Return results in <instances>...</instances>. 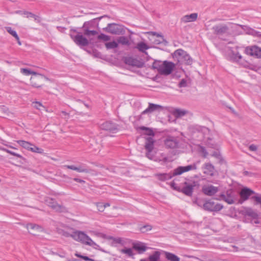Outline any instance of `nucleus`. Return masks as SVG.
Instances as JSON below:
<instances>
[{
    "mask_svg": "<svg viewBox=\"0 0 261 261\" xmlns=\"http://www.w3.org/2000/svg\"><path fill=\"white\" fill-rule=\"evenodd\" d=\"M73 180L75 181L80 182V183H85V181L84 180L78 178H74Z\"/></svg>",
    "mask_w": 261,
    "mask_h": 261,
    "instance_id": "052dcab7",
    "label": "nucleus"
},
{
    "mask_svg": "<svg viewBox=\"0 0 261 261\" xmlns=\"http://www.w3.org/2000/svg\"><path fill=\"white\" fill-rule=\"evenodd\" d=\"M133 248L137 250L140 254L143 253L147 249V247L145 246V244L141 242L134 243Z\"/></svg>",
    "mask_w": 261,
    "mask_h": 261,
    "instance_id": "b1692460",
    "label": "nucleus"
},
{
    "mask_svg": "<svg viewBox=\"0 0 261 261\" xmlns=\"http://www.w3.org/2000/svg\"><path fill=\"white\" fill-rule=\"evenodd\" d=\"M249 35L260 38L261 36V32L255 31L251 28V29L250 30V32H249Z\"/></svg>",
    "mask_w": 261,
    "mask_h": 261,
    "instance_id": "de8ad7c7",
    "label": "nucleus"
},
{
    "mask_svg": "<svg viewBox=\"0 0 261 261\" xmlns=\"http://www.w3.org/2000/svg\"><path fill=\"white\" fill-rule=\"evenodd\" d=\"M246 215L250 216L253 218H255L257 217V214L256 212H255L251 208H249L246 211Z\"/></svg>",
    "mask_w": 261,
    "mask_h": 261,
    "instance_id": "09e8293b",
    "label": "nucleus"
},
{
    "mask_svg": "<svg viewBox=\"0 0 261 261\" xmlns=\"http://www.w3.org/2000/svg\"><path fill=\"white\" fill-rule=\"evenodd\" d=\"M203 208L208 212H218L221 210L223 206L219 203H215L212 200H208L202 204Z\"/></svg>",
    "mask_w": 261,
    "mask_h": 261,
    "instance_id": "423d86ee",
    "label": "nucleus"
},
{
    "mask_svg": "<svg viewBox=\"0 0 261 261\" xmlns=\"http://www.w3.org/2000/svg\"><path fill=\"white\" fill-rule=\"evenodd\" d=\"M105 46L108 49H114L117 48L118 46V43L113 41L112 42H107L105 43Z\"/></svg>",
    "mask_w": 261,
    "mask_h": 261,
    "instance_id": "a19ab883",
    "label": "nucleus"
},
{
    "mask_svg": "<svg viewBox=\"0 0 261 261\" xmlns=\"http://www.w3.org/2000/svg\"><path fill=\"white\" fill-rule=\"evenodd\" d=\"M162 109L163 107L160 105L149 103L148 108L143 111L141 114L142 115H144Z\"/></svg>",
    "mask_w": 261,
    "mask_h": 261,
    "instance_id": "4be33fe9",
    "label": "nucleus"
},
{
    "mask_svg": "<svg viewBox=\"0 0 261 261\" xmlns=\"http://www.w3.org/2000/svg\"><path fill=\"white\" fill-rule=\"evenodd\" d=\"M232 58L234 60L239 61L240 59H242V56L239 53H232Z\"/></svg>",
    "mask_w": 261,
    "mask_h": 261,
    "instance_id": "3c124183",
    "label": "nucleus"
},
{
    "mask_svg": "<svg viewBox=\"0 0 261 261\" xmlns=\"http://www.w3.org/2000/svg\"><path fill=\"white\" fill-rule=\"evenodd\" d=\"M0 150H2V151H5L12 155H14V156H15L17 158H19L20 159H22L23 160L25 161V159L21 155H20V154L19 153H17L15 152H14V151H11L9 149H7L5 148H3V147H0Z\"/></svg>",
    "mask_w": 261,
    "mask_h": 261,
    "instance_id": "72a5a7b5",
    "label": "nucleus"
},
{
    "mask_svg": "<svg viewBox=\"0 0 261 261\" xmlns=\"http://www.w3.org/2000/svg\"><path fill=\"white\" fill-rule=\"evenodd\" d=\"M62 235L66 237H71L72 234H70L69 233L66 231H63Z\"/></svg>",
    "mask_w": 261,
    "mask_h": 261,
    "instance_id": "680f3d73",
    "label": "nucleus"
},
{
    "mask_svg": "<svg viewBox=\"0 0 261 261\" xmlns=\"http://www.w3.org/2000/svg\"><path fill=\"white\" fill-rule=\"evenodd\" d=\"M35 107L38 110H40V107L44 108L40 102L37 101L35 103Z\"/></svg>",
    "mask_w": 261,
    "mask_h": 261,
    "instance_id": "13d9d810",
    "label": "nucleus"
},
{
    "mask_svg": "<svg viewBox=\"0 0 261 261\" xmlns=\"http://www.w3.org/2000/svg\"><path fill=\"white\" fill-rule=\"evenodd\" d=\"M163 62L160 61H155L152 65V68L154 69H156L158 72L160 73L161 70L162 68V64Z\"/></svg>",
    "mask_w": 261,
    "mask_h": 261,
    "instance_id": "ea45409f",
    "label": "nucleus"
},
{
    "mask_svg": "<svg viewBox=\"0 0 261 261\" xmlns=\"http://www.w3.org/2000/svg\"><path fill=\"white\" fill-rule=\"evenodd\" d=\"M27 17H33V16H35V14L32 13V12H26Z\"/></svg>",
    "mask_w": 261,
    "mask_h": 261,
    "instance_id": "e2e57ef3",
    "label": "nucleus"
},
{
    "mask_svg": "<svg viewBox=\"0 0 261 261\" xmlns=\"http://www.w3.org/2000/svg\"><path fill=\"white\" fill-rule=\"evenodd\" d=\"M199 184L197 181H192V182L185 181L183 183L182 186L180 187L179 192H181L188 196H192L194 188Z\"/></svg>",
    "mask_w": 261,
    "mask_h": 261,
    "instance_id": "39448f33",
    "label": "nucleus"
},
{
    "mask_svg": "<svg viewBox=\"0 0 261 261\" xmlns=\"http://www.w3.org/2000/svg\"><path fill=\"white\" fill-rule=\"evenodd\" d=\"M194 202H195V203H196V204H197L198 206H202V204H202V202H201V201H198V200H195V201H194Z\"/></svg>",
    "mask_w": 261,
    "mask_h": 261,
    "instance_id": "0e129e2a",
    "label": "nucleus"
},
{
    "mask_svg": "<svg viewBox=\"0 0 261 261\" xmlns=\"http://www.w3.org/2000/svg\"><path fill=\"white\" fill-rule=\"evenodd\" d=\"M30 150L33 152H36V153H40V154L43 153V149H42V148H39L38 147H37L33 144V146H32Z\"/></svg>",
    "mask_w": 261,
    "mask_h": 261,
    "instance_id": "c03bdc74",
    "label": "nucleus"
},
{
    "mask_svg": "<svg viewBox=\"0 0 261 261\" xmlns=\"http://www.w3.org/2000/svg\"><path fill=\"white\" fill-rule=\"evenodd\" d=\"M116 242L118 243H121V239L120 238H118L116 240Z\"/></svg>",
    "mask_w": 261,
    "mask_h": 261,
    "instance_id": "338daca9",
    "label": "nucleus"
},
{
    "mask_svg": "<svg viewBox=\"0 0 261 261\" xmlns=\"http://www.w3.org/2000/svg\"><path fill=\"white\" fill-rule=\"evenodd\" d=\"M152 151H147L146 153V156L150 160H152L153 159V155L151 153Z\"/></svg>",
    "mask_w": 261,
    "mask_h": 261,
    "instance_id": "4d7b16f0",
    "label": "nucleus"
},
{
    "mask_svg": "<svg viewBox=\"0 0 261 261\" xmlns=\"http://www.w3.org/2000/svg\"><path fill=\"white\" fill-rule=\"evenodd\" d=\"M63 167L76 171L80 173H89L90 170L88 169L85 164H82L79 167H75L74 165H64Z\"/></svg>",
    "mask_w": 261,
    "mask_h": 261,
    "instance_id": "6ab92c4d",
    "label": "nucleus"
},
{
    "mask_svg": "<svg viewBox=\"0 0 261 261\" xmlns=\"http://www.w3.org/2000/svg\"><path fill=\"white\" fill-rule=\"evenodd\" d=\"M254 194H255V195H256L257 193H255L254 191L249 188L246 187L243 188L240 192V196L242 201L240 200L239 203L242 204L243 201L248 200L249 197Z\"/></svg>",
    "mask_w": 261,
    "mask_h": 261,
    "instance_id": "ddd939ff",
    "label": "nucleus"
},
{
    "mask_svg": "<svg viewBox=\"0 0 261 261\" xmlns=\"http://www.w3.org/2000/svg\"><path fill=\"white\" fill-rule=\"evenodd\" d=\"M124 62L128 65L139 68L143 67V63L142 62L131 57H125L124 58Z\"/></svg>",
    "mask_w": 261,
    "mask_h": 261,
    "instance_id": "a211bd4d",
    "label": "nucleus"
},
{
    "mask_svg": "<svg viewBox=\"0 0 261 261\" xmlns=\"http://www.w3.org/2000/svg\"><path fill=\"white\" fill-rule=\"evenodd\" d=\"M46 204L55 211L58 212H65L67 211L66 208L62 205L58 204L57 201L52 198L47 197L45 199Z\"/></svg>",
    "mask_w": 261,
    "mask_h": 261,
    "instance_id": "0eeeda50",
    "label": "nucleus"
},
{
    "mask_svg": "<svg viewBox=\"0 0 261 261\" xmlns=\"http://www.w3.org/2000/svg\"><path fill=\"white\" fill-rule=\"evenodd\" d=\"M194 129L197 132L202 133L204 135H209L211 132L208 128L200 125L194 126Z\"/></svg>",
    "mask_w": 261,
    "mask_h": 261,
    "instance_id": "bb28decb",
    "label": "nucleus"
},
{
    "mask_svg": "<svg viewBox=\"0 0 261 261\" xmlns=\"http://www.w3.org/2000/svg\"><path fill=\"white\" fill-rule=\"evenodd\" d=\"M187 113V111L180 109H175L172 111L173 115L176 118L182 117L185 116Z\"/></svg>",
    "mask_w": 261,
    "mask_h": 261,
    "instance_id": "cd10ccee",
    "label": "nucleus"
},
{
    "mask_svg": "<svg viewBox=\"0 0 261 261\" xmlns=\"http://www.w3.org/2000/svg\"><path fill=\"white\" fill-rule=\"evenodd\" d=\"M173 57L175 60H177L179 65H190L193 63L192 58L186 51L182 49L176 50L173 53Z\"/></svg>",
    "mask_w": 261,
    "mask_h": 261,
    "instance_id": "f03ea898",
    "label": "nucleus"
},
{
    "mask_svg": "<svg viewBox=\"0 0 261 261\" xmlns=\"http://www.w3.org/2000/svg\"><path fill=\"white\" fill-rule=\"evenodd\" d=\"M71 237L76 241L81 242L83 244L90 246L95 249L99 247V245L93 242L89 236L83 231H74L72 233Z\"/></svg>",
    "mask_w": 261,
    "mask_h": 261,
    "instance_id": "f257e3e1",
    "label": "nucleus"
},
{
    "mask_svg": "<svg viewBox=\"0 0 261 261\" xmlns=\"http://www.w3.org/2000/svg\"><path fill=\"white\" fill-rule=\"evenodd\" d=\"M139 129L143 131H145L144 134L147 136H154V133L153 130L149 127H147L144 126H140Z\"/></svg>",
    "mask_w": 261,
    "mask_h": 261,
    "instance_id": "f704fd0d",
    "label": "nucleus"
},
{
    "mask_svg": "<svg viewBox=\"0 0 261 261\" xmlns=\"http://www.w3.org/2000/svg\"><path fill=\"white\" fill-rule=\"evenodd\" d=\"M161 253L159 251H154L152 254L148 257L149 261H159L160 258Z\"/></svg>",
    "mask_w": 261,
    "mask_h": 261,
    "instance_id": "2f4dec72",
    "label": "nucleus"
},
{
    "mask_svg": "<svg viewBox=\"0 0 261 261\" xmlns=\"http://www.w3.org/2000/svg\"><path fill=\"white\" fill-rule=\"evenodd\" d=\"M220 197L222 200L229 204H231L235 202V193L231 189L227 190L225 193L221 194Z\"/></svg>",
    "mask_w": 261,
    "mask_h": 261,
    "instance_id": "9d476101",
    "label": "nucleus"
},
{
    "mask_svg": "<svg viewBox=\"0 0 261 261\" xmlns=\"http://www.w3.org/2000/svg\"><path fill=\"white\" fill-rule=\"evenodd\" d=\"M17 143L22 146L23 148L27 149L29 150H31L32 146H33V144L30 143L29 142L25 141L23 140H18L17 141Z\"/></svg>",
    "mask_w": 261,
    "mask_h": 261,
    "instance_id": "473e14b6",
    "label": "nucleus"
},
{
    "mask_svg": "<svg viewBox=\"0 0 261 261\" xmlns=\"http://www.w3.org/2000/svg\"><path fill=\"white\" fill-rule=\"evenodd\" d=\"M103 30L107 33L114 35L123 34L125 33L123 25L115 23H109L107 27L103 28Z\"/></svg>",
    "mask_w": 261,
    "mask_h": 261,
    "instance_id": "20e7f679",
    "label": "nucleus"
},
{
    "mask_svg": "<svg viewBox=\"0 0 261 261\" xmlns=\"http://www.w3.org/2000/svg\"><path fill=\"white\" fill-rule=\"evenodd\" d=\"M20 72L25 75H29L30 74H33L34 75L36 73V72L31 71L27 68H21Z\"/></svg>",
    "mask_w": 261,
    "mask_h": 261,
    "instance_id": "37998d69",
    "label": "nucleus"
},
{
    "mask_svg": "<svg viewBox=\"0 0 261 261\" xmlns=\"http://www.w3.org/2000/svg\"><path fill=\"white\" fill-rule=\"evenodd\" d=\"M149 47L147 45V44L144 42L139 43L137 45V48L139 51L144 53L147 54V53L145 51L146 49H147Z\"/></svg>",
    "mask_w": 261,
    "mask_h": 261,
    "instance_id": "c9c22d12",
    "label": "nucleus"
},
{
    "mask_svg": "<svg viewBox=\"0 0 261 261\" xmlns=\"http://www.w3.org/2000/svg\"><path fill=\"white\" fill-rule=\"evenodd\" d=\"M96 205L99 212H103L106 207L110 205L109 203H103L102 202H97Z\"/></svg>",
    "mask_w": 261,
    "mask_h": 261,
    "instance_id": "58836bf2",
    "label": "nucleus"
},
{
    "mask_svg": "<svg viewBox=\"0 0 261 261\" xmlns=\"http://www.w3.org/2000/svg\"><path fill=\"white\" fill-rule=\"evenodd\" d=\"M198 17V14L196 13H192L190 15H186L184 16L181 18V20L182 22L185 23L189 22L195 21Z\"/></svg>",
    "mask_w": 261,
    "mask_h": 261,
    "instance_id": "5701e85b",
    "label": "nucleus"
},
{
    "mask_svg": "<svg viewBox=\"0 0 261 261\" xmlns=\"http://www.w3.org/2000/svg\"><path fill=\"white\" fill-rule=\"evenodd\" d=\"M174 175V172L172 173H163L158 175L159 179L161 180H166L171 179L173 176H175Z\"/></svg>",
    "mask_w": 261,
    "mask_h": 261,
    "instance_id": "7c9ffc66",
    "label": "nucleus"
},
{
    "mask_svg": "<svg viewBox=\"0 0 261 261\" xmlns=\"http://www.w3.org/2000/svg\"><path fill=\"white\" fill-rule=\"evenodd\" d=\"M97 39L99 40H102L104 41H108L111 39L110 36L107 35L105 34L101 33L97 37Z\"/></svg>",
    "mask_w": 261,
    "mask_h": 261,
    "instance_id": "49530a36",
    "label": "nucleus"
},
{
    "mask_svg": "<svg viewBox=\"0 0 261 261\" xmlns=\"http://www.w3.org/2000/svg\"><path fill=\"white\" fill-rule=\"evenodd\" d=\"M247 54L261 58V48L257 46L247 47L245 49Z\"/></svg>",
    "mask_w": 261,
    "mask_h": 261,
    "instance_id": "2eb2a0df",
    "label": "nucleus"
},
{
    "mask_svg": "<svg viewBox=\"0 0 261 261\" xmlns=\"http://www.w3.org/2000/svg\"><path fill=\"white\" fill-rule=\"evenodd\" d=\"M26 227L28 230L31 229L33 230V231L30 232V233L34 235H35L34 233L35 231L41 232L43 230V228L41 226L33 223L28 224Z\"/></svg>",
    "mask_w": 261,
    "mask_h": 261,
    "instance_id": "393cba45",
    "label": "nucleus"
},
{
    "mask_svg": "<svg viewBox=\"0 0 261 261\" xmlns=\"http://www.w3.org/2000/svg\"><path fill=\"white\" fill-rule=\"evenodd\" d=\"M239 25L246 32V34L249 35V32L251 29V28L244 25L239 24Z\"/></svg>",
    "mask_w": 261,
    "mask_h": 261,
    "instance_id": "5fc2aeb1",
    "label": "nucleus"
},
{
    "mask_svg": "<svg viewBox=\"0 0 261 261\" xmlns=\"http://www.w3.org/2000/svg\"><path fill=\"white\" fill-rule=\"evenodd\" d=\"M120 252L129 257H133L134 255L132 249L129 248H124L120 250Z\"/></svg>",
    "mask_w": 261,
    "mask_h": 261,
    "instance_id": "4c0bfd02",
    "label": "nucleus"
},
{
    "mask_svg": "<svg viewBox=\"0 0 261 261\" xmlns=\"http://www.w3.org/2000/svg\"><path fill=\"white\" fill-rule=\"evenodd\" d=\"M162 161H163L164 163H166L168 161V159L167 157H164Z\"/></svg>",
    "mask_w": 261,
    "mask_h": 261,
    "instance_id": "69168bd1",
    "label": "nucleus"
},
{
    "mask_svg": "<svg viewBox=\"0 0 261 261\" xmlns=\"http://www.w3.org/2000/svg\"><path fill=\"white\" fill-rule=\"evenodd\" d=\"M102 129L113 133H116L118 130V125L112 121H106L100 125Z\"/></svg>",
    "mask_w": 261,
    "mask_h": 261,
    "instance_id": "f8f14e48",
    "label": "nucleus"
},
{
    "mask_svg": "<svg viewBox=\"0 0 261 261\" xmlns=\"http://www.w3.org/2000/svg\"><path fill=\"white\" fill-rule=\"evenodd\" d=\"M166 146L169 148H176L178 147L179 141L177 138L173 136H168L165 140Z\"/></svg>",
    "mask_w": 261,
    "mask_h": 261,
    "instance_id": "4468645a",
    "label": "nucleus"
},
{
    "mask_svg": "<svg viewBox=\"0 0 261 261\" xmlns=\"http://www.w3.org/2000/svg\"><path fill=\"white\" fill-rule=\"evenodd\" d=\"M152 228V227L150 225H145L141 227L140 230L142 232L145 233L149 230H151Z\"/></svg>",
    "mask_w": 261,
    "mask_h": 261,
    "instance_id": "8fccbe9b",
    "label": "nucleus"
},
{
    "mask_svg": "<svg viewBox=\"0 0 261 261\" xmlns=\"http://www.w3.org/2000/svg\"><path fill=\"white\" fill-rule=\"evenodd\" d=\"M5 29L10 34H11L16 39V40H18V36L15 31L13 30L11 27H6Z\"/></svg>",
    "mask_w": 261,
    "mask_h": 261,
    "instance_id": "79ce46f5",
    "label": "nucleus"
},
{
    "mask_svg": "<svg viewBox=\"0 0 261 261\" xmlns=\"http://www.w3.org/2000/svg\"><path fill=\"white\" fill-rule=\"evenodd\" d=\"M153 35L159 37V39L155 41L156 44L163 43L165 45L167 44V41L164 38V37L161 35L155 32H150Z\"/></svg>",
    "mask_w": 261,
    "mask_h": 261,
    "instance_id": "c756f323",
    "label": "nucleus"
},
{
    "mask_svg": "<svg viewBox=\"0 0 261 261\" xmlns=\"http://www.w3.org/2000/svg\"><path fill=\"white\" fill-rule=\"evenodd\" d=\"M213 34L218 36L227 33L229 30L228 27L225 24H218L212 28Z\"/></svg>",
    "mask_w": 261,
    "mask_h": 261,
    "instance_id": "9b49d317",
    "label": "nucleus"
},
{
    "mask_svg": "<svg viewBox=\"0 0 261 261\" xmlns=\"http://www.w3.org/2000/svg\"><path fill=\"white\" fill-rule=\"evenodd\" d=\"M165 256L169 261H180L179 257L175 254L169 252H165Z\"/></svg>",
    "mask_w": 261,
    "mask_h": 261,
    "instance_id": "c85d7f7f",
    "label": "nucleus"
},
{
    "mask_svg": "<svg viewBox=\"0 0 261 261\" xmlns=\"http://www.w3.org/2000/svg\"><path fill=\"white\" fill-rule=\"evenodd\" d=\"M44 79L48 80L42 74L36 73L33 76L31 77L30 83L31 85L35 88L41 87Z\"/></svg>",
    "mask_w": 261,
    "mask_h": 261,
    "instance_id": "6e6552de",
    "label": "nucleus"
},
{
    "mask_svg": "<svg viewBox=\"0 0 261 261\" xmlns=\"http://www.w3.org/2000/svg\"><path fill=\"white\" fill-rule=\"evenodd\" d=\"M70 36L74 42L78 46H86L89 45V41L83 35L76 29L70 30Z\"/></svg>",
    "mask_w": 261,
    "mask_h": 261,
    "instance_id": "7ed1b4c3",
    "label": "nucleus"
},
{
    "mask_svg": "<svg viewBox=\"0 0 261 261\" xmlns=\"http://www.w3.org/2000/svg\"><path fill=\"white\" fill-rule=\"evenodd\" d=\"M162 65L160 74L164 75H168L171 73L175 67V64L173 63L167 61H164Z\"/></svg>",
    "mask_w": 261,
    "mask_h": 261,
    "instance_id": "1a4fd4ad",
    "label": "nucleus"
},
{
    "mask_svg": "<svg viewBox=\"0 0 261 261\" xmlns=\"http://www.w3.org/2000/svg\"><path fill=\"white\" fill-rule=\"evenodd\" d=\"M187 86V81L186 79H182L180 82L178 84V87L180 88L181 87H186Z\"/></svg>",
    "mask_w": 261,
    "mask_h": 261,
    "instance_id": "864d4df0",
    "label": "nucleus"
},
{
    "mask_svg": "<svg viewBox=\"0 0 261 261\" xmlns=\"http://www.w3.org/2000/svg\"><path fill=\"white\" fill-rule=\"evenodd\" d=\"M82 258L86 261H95L93 259L90 258L87 256H83Z\"/></svg>",
    "mask_w": 261,
    "mask_h": 261,
    "instance_id": "bf43d9fd",
    "label": "nucleus"
},
{
    "mask_svg": "<svg viewBox=\"0 0 261 261\" xmlns=\"http://www.w3.org/2000/svg\"><path fill=\"white\" fill-rule=\"evenodd\" d=\"M140 261H149L148 258H142L140 260Z\"/></svg>",
    "mask_w": 261,
    "mask_h": 261,
    "instance_id": "774afa93",
    "label": "nucleus"
},
{
    "mask_svg": "<svg viewBox=\"0 0 261 261\" xmlns=\"http://www.w3.org/2000/svg\"><path fill=\"white\" fill-rule=\"evenodd\" d=\"M170 186L172 189L174 190L179 192L180 189V187L178 186L174 181H172L171 184Z\"/></svg>",
    "mask_w": 261,
    "mask_h": 261,
    "instance_id": "603ef678",
    "label": "nucleus"
},
{
    "mask_svg": "<svg viewBox=\"0 0 261 261\" xmlns=\"http://www.w3.org/2000/svg\"><path fill=\"white\" fill-rule=\"evenodd\" d=\"M197 166L195 164L189 165L187 166H179L174 170V175H180L185 172H187L191 170L196 169Z\"/></svg>",
    "mask_w": 261,
    "mask_h": 261,
    "instance_id": "dca6fc26",
    "label": "nucleus"
},
{
    "mask_svg": "<svg viewBox=\"0 0 261 261\" xmlns=\"http://www.w3.org/2000/svg\"><path fill=\"white\" fill-rule=\"evenodd\" d=\"M249 149L251 151H255L257 150V147L256 145H254V144H251L249 146Z\"/></svg>",
    "mask_w": 261,
    "mask_h": 261,
    "instance_id": "6e6d98bb",
    "label": "nucleus"
},
{
    "mask_svg": "<svg viewBox=\"0 0 261 261\" xmlns=\"http://www.w3.org/2000/svg\"><path fill=\"white\" fill-rule=\"evenodd\" d=\"M91 22H84L82 29L83 31L84 35L88 37H90L91 36H95L98 34V32L96 31L91 30L89 29L87 25L89 24Z\"/></svg>",
    "mask_w": 261,
    "mask_h": 261,
    "instance_id": "412c9836",
    "label": "nucleus"
},
{
    "mask_svg": "<svg viewBox=\"0 0 261 261\" xmlns=\"http://www.w3.org/2000/svg\"><path fill=\"white\" fill-rule=\"evenodd\" d=\"M218 191V188L213 185H205L202 187V192L206 195L212 196Z\"/></svg>",
    "mask_w": 261,
    "mask_h": 261,
    "instance_id": "f3484780",
    "label": "nucleus"
},
{
    "mask_svg": "<svg viewBox=\"0 0 261 261\" xmlns=\"http://www.w3.org/2000/svg\"><path fill=\"white\" fill-rule=\"evenodd\" d=\"M154 141L152 137L146 138L145 148L147 151H152L154 147Z\"/></svg>",
    "mask_w": 261,
    "mask_h": 261,
    "instance_id": "a878e982",
    "label": "nucleus"
},
{
    "mask_svg": "<svg viewBox=\"0 0 261 261\" xmlns=\"http://www.w3.org/2000/svg\"><path fill=\"white\" fill-rule=\"evenodd\" d=\"M202 168L205 174L211 176H213L215 175V169L212 164L210 163H205Z\"/></svg>",
    "mask_w": 261,
    "mask_h": 261,
    "instance_id": "aec40b11",
    "label": "nucleus"
},
{
    "mask_svg": "<svg viewBox=\"0 0 261 261\" xmlns=\"http://www.w3.org/2000/svg\"><path fill=\"white\" fill-rule=\"evenodd\" d=\"M105 17V16H101V17H98V18H96L93 19L89 21H86L85 22H91L89 24H88L87 27H88L89 29H90L93 28L94 27V25L95 24V21L96 20H99L102 17Z\"/></svg>",
    "mask_w": 261,
    "mask_h": 261,
    "instance_id": "a18cd8bd",
    "label": "nucleus"
},
{
    "mask_svg": "<svg viewBox=\"0 0 261 261\" xmlns=\"http://www.w3.org/2000/svg\"><path fill=\"white\" fill-rule=\"evenodd\" d=\"M117 41L122 45H129L130 44L128 38L125 36L119 37L117 39Z\"/></svg>",
    "mask_w": 261,
    "mask_h": 261,
    "instance_id": "e433bc0d",
    "label": "nucleus"
}]
</instances>
